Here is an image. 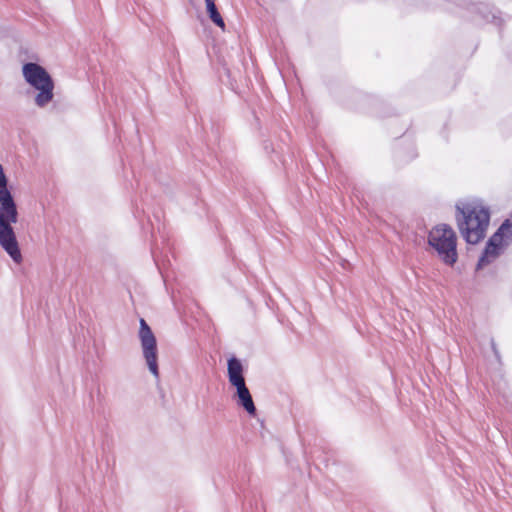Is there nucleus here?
<instances>
[{
  "instance_id": "nucleus-11",
  "label": "nucleus",
  "mask_w": 512,
  "mask_h": 512,
  "mask_svg": "<svg viewBox=\"0 0 512 512\" xmlns=\"http://www.w3.org/2000/svg\"><path fill=\"white\" fill-rule=\"evenodd\" d=\"M206 3V10L209 14L210 19L221 29L225 28V23L220 15V13L217 10V7L214 3V0H205Z\"/></svg>"
},
{
  "instance_id": "nucleus-10",
  "label": "nucleus",
  "mask_w": 512,
  "mask_h": 512,
  "mask_svg": "<svg viewBox=\"0 0 512 512\" xmlns=\"http://www.w3.org/2000/svg\"><path fill=\"white\" fill-rule=\"evenodd\" d=\"M228 379L231 386H236L245 383L244 369L241 362L236 358L228 360Z\"/></svg>"
},
{
  "instance_id": "nucleus-14",
  "label": "nucleus",
  "mask_w": 512,
  "mask_h": 512,
  "mask_svg": "<svg viewBox=\"0 0 512 512\" xmlns=\"http://www.w3.org/2000/svg\"><path fill=\"white\" fill-rule=\"evenodd\" d=\"M453 2H454L456 5H458V6H464V5H465L464 3H462V2H464V0H453Z\"/></svg>"
},
{
  "instance_id": "nucleus-3",
  "label": "nucleus",
  "mask_w": 512,
  "mask_h": 512,
  "mask_svg": "<svg viewBox=\"0 0 512 512\" xmlns=\"http://www.w3.org/2000/svg\"><path fill=\"white\" fill-rule=\"evenodd\" d=\"M22 75L25 81L37 91L34 98L36 106L40 108L47 106L54 98V81L50 74L36 63H26L22 67Z\"/></svg>"
},
{
  "instance_id": "nucleus-7",
  "label": "nucleus",
  "mask_w": 512,
  "mask_h": 512,
  "mask_svg": "<svg viewBox=\"0 0 512 512\" xmlns=\"http://www.w3.org/2000/svg\"><path fill=\"white\" fill-rule=\"evenodd\" d=\"M428 245L440 259L448 262V228L445 224L436 225L431 229Z\"/></svg>"
},
{
  "instance_id": "nucleus-12",
  "label": "nucleus",
  "mask_w": 512,
  "mask_h": 512,
  "mask_svg": "<svg viewBox=\"0 0 512 512\" xmlns=\"http://www.w3.org/2000/svg\"><path fill=\"white\" fill-rule=\"evenodd\" d=\"M457 235L450 227V267L457 261Z\"/></svg>"
},
{
  "instance_id": "nucleus-6",
  "label": "nucleus",
  "mask_w": 512,
  "mask_h": 512,
  "mask_svg": "<svg viewBox=\"0 0 512 512\" xmlns=\"http://www.w3.org/2000/svg\"><path fill=\"white\" fill-rule=\"evenodd\" d=\"M139 339L142 348L143 357L146 361L149 371L155 377H159L158 370V349L157 340L144 319H140Z\"/></svg>"
},
{
  "instance_id": "nucleus-2",
  "label": "nucleus",
  "mask_w": 512,
  "mask_h": 512,
  "mask_svg": "<svg viewBox=\"0 0 512 512\" xmlns=\"http://www.w3.org/2000/svg\"><path fill=\"white\" fill-rule=\"evenodd\" d=\"M8 183V177L0 163V246L14 262L20 263L22 255L12 227L18 221V211Z\"/></svg>"
},
{
  "instance_id": "nucleus-1",
  "label": "nucleus",
  "mask_w": 512,
  "mask_h": 512,
  "mask_svg": "<svg viewBox=\"0 0 512 512\" xmlns=\"http://www.w3.org/2000/svg\"><path fill=\"white\" fill-rule=\"evenodd\" d=\"M491 209L483 199L472 197L455 203V218L460 235L468 245H477L487 234L491 221Z\"/></svg>"
},
{
  "instance_id": "nucleus-5",
  "label": "nucleus",
  "mask_w": 512,
  "mask_h": 512,
  "mask_svg": "<svg viewBox=\"0 0 512 512\" xmlns=\"http://www.w3.org/2000/svg\"><path fill=\"white\" fill-rule=\"evenodd\" d=\"M512 242V220L505 219L497 230L488 238L485 247L482 250L477 264L476 270H482L489 264L493 263Z\"/></svg>"
},
{
  "instance_id": "nucleus-8",
  "label": "nucleus",
  "mask_w": 512,
  "mask_h": 512,
  "mask_svg": "<svg viewBox=\"0 0 512 512\" xmlns=\"http://www.w3.org/2000/svg\"><path fill=\"white\" fill-rule=\"evenodd\" d=\"M467 9L479 15L484 21L497 26L500 29V34H502L505 21L501 16L502 12L500 10L485 3H470L467 5Z\"/></svg>"
},
{
  "instance_id": "nucleus-13",
  "label": "nucleus",
  "mask_w": 512,
  "mask_h": 512,
  "mask_svg": "<svg viewBox=\"0 0 512 512\" xmlns=\"http://www.w3.org/2000/svg\"><path fill=\"white\" fill-rule=\"evenodd\" d=\"M490 345H491V349L493 351V354H494L495 358L500 363L501 362V355H500V352H499V350L497 348V344H496L494 338H491Z\"/></svg>"
},
{
  "instance_id": "nucleus-4",
  "label": "nucleus",
  "mask_w": 512,
  "mask_h": 512,
  "mask_svg": "<svg viewBox=\"0 0 512 512\" xmlns=\"http://www.w3.org/2000/svg\"><path fill=\"white\" fill-rule=\"evenodd\" d=\"M512 242V220L505 219L497 230L488 238L485 247L482 250L477 264L476 270H482L489 264L493 263Z\"/></svg>"
},
{
  "instance_id": "nucleus-9",
  "label": "nucleus",
  "mask_w": 512,
  "mask_h": 512,
  "mask_svg": "<svg viewBox=\"0 0 512 512\" xmlns=\"http://www.w3.org/2000/svg\"><path fill=\"white\" fill-rule=\"evenodd\" d=\"M234 388L236 390L235 395L237 397V403L241 405L247 411L248 414L255 415L256 408L252 400V396L248 388L246 387V384L243 383L240 385H236L234 386Z\"/></svg>"
}]
</instances>
